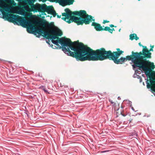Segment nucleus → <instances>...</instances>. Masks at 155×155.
<instances>
[{
	"label": "nucleus",
	"instance_id": "1",
	"mask_svg": "<svg viewBox=\"0 0 155 155\" xmlns=\"http://www.w3.org/2000/svg\"><path fill=\"white\" fill-rule=\"evenodd\" d=\"M61 31L58 28V49L62 48L64 53L77 60L81 61H102L106 59L113 61L117 64H122L125 61L124 58L118 59L124 51L120 49H117V51L113 52L110 51H106L104 48L93 50L87 46L77 41L72 42L71 39L65 37L59 38L62 35Z\"/></svg>",
	"mask_w": 155,
	"mask_h": 155
},
{
	"label": "nucleus",
	"instance_id": "2",
	"mask_svg": "<svg viewBox=\"0 0 155 155\" xmlns=\"http://www.w3.org/2000/svg\"><path fill=\"white\" fill-rule=\"evenodd\" d=\"M82 11L72 12L68 8H65L64 9L65 12L62 14V16L64 17H62L61 19L68 24L74 22L78 24L79 18L75 16H78L80 17Z\"/></svg>",
	"mask_w": 155,
	"mask_h": 155
},
{
	"label": "nucleus",
	"instance_id": "3",
	"mask_svg": "<svg viewBox=\"0 0 155 155\" xmlns=\"http://www.w3.org/2000/svg\"><path fill=\"white\" fill-rule=\"evenodd\" d=\"M153 51V48H151L148 50L146 46L143 48L142 52H139L141 55L140 58L143 61V64L145 68H155L154 63L147 60V59L151 58V53L150 51Z\"/></svg>",
	"mask_w": 155,
	"mask_h": 155
},
{
	"label": "nucleus",
	"instance_id": "4",
	"mask_svg": "<svg viewBox=\"0 0 155 155\" xmlns=\"http://www.w3.org/2000/svg\"><path fill=\"white\" fill-rule=\"evenodd\" d=\"M140 57V52H134L133 51L132 52V55L126 57L125 61L127 60H132L134 64L133 65V68H135V67H137L138 68H145L143 64V61L142 60Z\"/></svg>",
	"mask_w": 155,
	"mask_h": 155
},
{
	"label": "nucleus",
	"instance_id": "5",
	"mask_svg": "<svg viewBox=\"0 0 155 155\" xmlns=\"http://www.w3.org/2000/svg\"><path fill=\"white\" fill-rule=\"evenodd\" d=\"M8 15L9 19L17 21L22 26H28L29 27L28 29L29 28L30 29L33 28L32 22L31 20H26L23 17L20 16L16 15L9 14Z\"/></svg>",
	"mask_w": 155,
	"mask_h": 155
},
{
	"label": "nucleus",
	"instance_id": "6",
	"mask_svg": "<svg viewBox=\"0 0 155 155\" xmlns=\"http://www.w3.org/2000/svg\"><path fill=\"white\" fill-rule=\"evenodd\" d=\"M79 20L77 25H83L84 24L88 25L92 21H95L94 19L93 18V17L87 14L85 10H82L80 17H79Z\"/></svg>",
	"mask_w": 155,
	"mask_h": 155
},
{
	"label": "nucleus",
	"instance_id": "7",
	"mask_svg": "<svg viewBox=\"0 0 155 155\" xmlns=\"http://www.w3.org/2000/svg\"><path fill=\"white\" fill-rule=\"evenodd\" d=\"M139 69L143 68H138ZM145 69V74L149 78V81L152 87L155 88V72H152L154 68H143Z\"/></svg>",
	"mask_w": 155,
	"mask_h": 155
},
{
	"label": "nucleus",
	"instance_id": "8",
	"mask_svg": "<svg viewBox=\"0 0 155 155\" xmlns=\"http://www.w3.org/2000/svg\"><path fill=\"white\" fill-rule=\"evenodd\" d=\"M45 12H48V14H50L54 17L56 15V13L54 10L53 7L52 6H47L46 5L45 7Z\"/></svg>",
	"mask_w": 155,
	"mask_h": 155
},
{
	"label": "nucleus",
	"instance_id": "9",
	"mask_svg": "<svg viewBox=\"0 0 155 155\" xmlns=\"http://www.w3.org/2000/svg\"><path fill=\"white\" fill-rule=\"evenodd\" d=\"M91 25L94 27V28L97 31H105L104 28H103L101 26V24L95 22H93L91 24Z\"/></svg>",
	"mask_w": 155,
	"mask_h": 155
},
{
	"label": "nucleus",
	"instance_id": "10",
	"mask_svg": "<svg viewBox=\"0 0 155 155\" xmlns=\"http://www.w3.org/2000/svg\"><path fill=\"white\" fill-rule=\"evenodd\" d=\"M74 0H61V5L63 7L72 5Z\"/></svg>",
	"mask_w": 155,
	"mask_h": 155
},
{
	"label": "nucleus",
	"instance_id": "11",
	"mask_svg": "<svg viewBox=\"0 0 155 155\" xmlns=\"http://www.w3.org/2000/svg\"><path fill=\"white\" fill-rule=\"evenodd\" d=\"M40 4L37 3L35 5H33L31 7L29 10L30 12H38L40 9Z\"/></svg>",
	"mask_w": 155,
	"mask_h": 155
},
{
	"label": "nucleus",
	"instance_id": "12",
	"mask_svg": "<svg viewBox=\"0 0 155 155\" xmlns=\"http://www.w3.org/2000/svg\"><path fill=\"white\" fill-rule=\"evenodd\" d=\"M46 5L45 4L41 5L40 4V9L38 12H41L42 13H45V9Z\"/></svg>",
	"mask_w": 155,
	"mask_h": 155
},
{
	"label": "nucleus",
	"instance_id": "13",
	"mask_svg": "<svg viewBox=\"0 0 155 155\" xmlns=\"http://www.w3.org/2000/svg\"><path fill=\"white\" fill-rule=\"evenodd\" d=\"M105 31H107L109 33L112 34L113 31H115V30L114 28H110V27L108 26L105 27L104 28Z\"/></svg>",
	"mask_w": 155,
	"mask_h": 155
},
{
	"label": "nucleus",
	"instance_id": "14",
	"mask_svg": "<svg viewBox=\"0 0 155 155\" xmlns=\"http://www.w3.org/2000/svg\"><path fill=\"white\" fill-rule=\"evenodd\" d=\"M39 88L41 89L46 94H49V93L48 92L47 89L46 88L45 86L41 85L39 87Z\"/></svg>",
	"mask_w": 155,
	"mask_h": 155
},
{
	"label": "nucleus",
	"instance_id": "15",
	"mask_svg": "<svg viewBox=\"0 0 155 155\" xmlns=\"http://www.w3.org/2000/svg\"><path fill=\"white\" fill-rule=\"evenodd\" d=\"M35 1V0H28L27 2L28 4L31 7L34 5V3Z\"/></svg>",
	"mask_w": 155,
	"mask_h": 155
},
{
	"label": "nucleus",
	"instance_id": "16",
	"mask_svg": "<svg viewBox=\"0 0 155 155\" xmlns=\"http://www.w3.org/2000/svg\"><path fill=\"white\" fill-rule=\"evenodd\" d=\"M137 69L135 70V73H137V74H140L141 73V71H144V73H145V72L144 71L145 70L144 69H138V68H137Z\"/></svg>",
	"mask_w": 155,
	"mask_h": 155
},
{
	"label": "nucleus",
	"instance_id": "17",
	"mask_svg": "<svg viewBox=\"0 0 155 155\" xmlns=\"http://www.w3.org/2000/svg\"><path fill=\"white\" fill-rule=\"evenodd\" d=\"M147 79H145L146 80V84H147V87L148 88H151L152 87H151V85L149 84V83L148 82V78L149 77L148 76L147 77Z\"/></svg>",
	"mask_w": 155,
	"mask_h": 155
},
{
	"label": "nucleus",
	"instance_id": "18",
	"mask_svg": "<svg viewBox=\"0 0 155 155\" xmlns=\"http://www.w3.org/2000/svg\"><path fill=\"white\" fill-rule=\"evenodd\" d=\"M61 0H48V1L52 2H55L56 3H58L61 5Z\"/></svg>",
	"mask_w": 155,
	"mask_h": 155
},
{
	"label": "nucleus",
	"instance_id": "19",
	"mask_svg": "<svg viewBox=\"0 0 155 155\" xmlns=\"http://www.w3.org/2000/svg\"><path fill=\"white\" fill-rule=\"evenodd\" d=\"M135 36H136V34H130V39L132 40L134 39Z\"/></svg>",
	"mask_w": 155,
	"mask_h": 155
},
{
	"label": "nucleus",
	"instance_id": "20",
	"mask_svg": "<svg viewBox=\"0 0 155 155\" xmlns=\"http://www.w3.org/2000/svg\"><path fill=\"white\" fill-rule=\"evenodd\" d=\"M110 21H107V20H104L103 22V24H105L106 23H107L109 22Z\"/></svg>",
	"mask_w": 155,
	"mask_h": 155
},
{
	"label": "nucleus",
	"instance_id": "21",
	"mask_svg": "<svg viewBox=\"0 0 155 155\" xmlns=\"http://www.w3.org/2000/svg\"><path fill=\"white\" fill-rule=\"evenodd\" d=\"M138 75H137V73H135L133 77L134 78H136V77L137 76H138Z\"/></svg>",
	"mask_w": 155,
	"mask_h": 155
},
{
	"label": "nucleus",
	"instance_id": "22",
	"mask_svg": "<svg viewBox=\"0 0 155 155\" xmlns=\"http://www.w3.org/2000/svg\"><path fill=\"white\" fill-rule=\"evenodd\" d=\"M3 15L4 16H5V17H8L7 14V13H2Z\"/></svg>",
	"mask_w": 155,
	"mask_h": 155
},
{
	"label": "nucleus",
	"instance_id": "23",
	"mask_svg": "<svg viewBox=\"0 0 155 155\" xmlns=\"http://www.w3.org/2000/svg\"><path fill=\"white\" fill-rule=\"evenodd\" d=\"M134 39H135L136 40H138V39H139V37H138L137 36V35H136V36H135V38H134Z\"/></svg>",
	"mask_w": 155,
	"mask_h": 155
},
{
	"label": "nucleus",
	"instance_id": "24",
	"mask_svg": "<svg viewBox=\"0 0 155 155\" xmlns=\"http://www.w3.org/2000/svg\"><path fill=\"white\" fill-rule=\"evenodd\" d=\"M110 27L111 28H113V27H116V26H114L113 25L111 24L110 25Z\"/></svg>",
	"mask_w": 155,
	"mask_h": 155
},
{
	"label": "nucleus",
	"instance_id": "25",
	"mask_svg": "<svg viewBox=\"0 0 155 155\" xmlns=\"http://www.w3.org/2000/svg\"><path fill=\"white\" fill-rule=\"evenodd\" d=\"M139 45L140 46H142L143 48H144V47L145 46H143L141 44L140 42L139 43Z\"/></svg>",
	"mask_w": 155,
	"mask_h": 155
},
{
	"label": "nucleus",
	"instance_id": "26",
	"mask_svg": "<svg viewBox=\"0 0 155 155\" xmlns=\"http://www.w3.org/2000/svg\"><path fill=\"white\" fill-rule=\"evenodd\" d=\"M40 1H42L43 2H45L47 1H48V0H40Z\"/></svg>",
	"mask_w": 155,
	"mask_h": 155
},
{
	"label": "nucleus",
	"instance_id": "27",
	"mask_svg": "<svg viewBox=\"0 0 155 155\" xmlns=\"http://www.w3.org/2000/svg\"><path fill=\"white\" fill-rule=\"evenodd\" d=\"M139 80L140 83H141L142 82V78L140 77V78H139Z\"/></svg>",
	"mask_w": 155,
	"mask_h": 155
},
{
	"label": "nucleus",
	"instance_id": "28",
	"mask_svg": "<svg viewBox=\"0 0 155 155\" xmlns=\"http://www.w3.org/2000/svg\"><path fill=\"white\" fill-rule=\"evenodd\" d=\"M131 109H132V110L133 111H135V112H136V111H135V110H134V108H133V107H131Z\"/></svg>",
	"mask_w": 155,
	"mask_h": 155
},
{
	"label": "nucleus",
	"instance_id": "29",
	"mask_svg": "<svg viewBox=\"0 0 155 155\" xmlns=\"http://www.w3.org/2000/svg\"><path fill=\"white\" fill-rule=\"evenodd\" d=\"M151 90L155 92V89L153 88L152 87L151 88Z\"/></svg>",
	"mask_w": 155,
	"mask_h": 155
},
{
	"label": "nucleus",
	"instance_id": "30",
	"mask_svg": "<svg viewBox=\"0 0 155 155\" xmlns=\"http://www.w3.org/2000/svg\"><path fill=\"white\" fill-rule=\"evenodd\" d=\"M121 115L124 117H125L126 116V114H122V113H121Z\"/></svg>",
	"mask_w": 155,
	"mask_h": 155
},
{
	"label": "nucleus",
	"instance_id": "31",
	"mask_svg": "<svg viewBox=\"0 0 155 155\" xmlns=\"http://www.w3.org/2000/svg\"><path fill=\"white\" fill-rule=\"evenodd\" d=\"M140 76L139 75H138V76H137L136 77V78L139 79V78H140Z\"/></svg>",
	"mask_w": 155,
	"mask_h": 155
},
{
	"label": "nucleus",
	"instance_id": "32",
	"mask_svg": "<svg viewBox=\"0 0 155 155\" xmlns=\"http://www.w3.org/2000/svg\"><path fill=\"white\" fill-rule=\"evenodd\" d=\"M61 15H57V18H61Z\"/></svg>",
	"mask_w": 155,
	"mask_h": 155
},
{
	"label": "nucleus",
	"instance_id": "33",
	"mask_svg": "<svg viewBox=\"0 0 155 155\" xmlns=\"http://www.w3.org/2000/svg\"><path fill=\"white\" fill-rule=\"evenodd\" d=\"M112 104H113L114 103V102L112 101H109Z\"/></svg>",
	"mask_w": 155,
	"mask_h": 155
},
{
	"label": "nucleus",
	"instance_id": "34",
	"mask_svg": "<svg viewBox=\"0 0 155 155\" xmlns=\"http://www.w3.org/2000/svg\"><path fill=\"white\" fill-rule=\"evenodd\" d=\"M118 100H120V97H118L117 98Z\"/></svg>",
	"mask_w": 155,
	"mask_h": 155
},
{
	"label": "nucleus",
	"instance_id": "35",
	"mask_svg": "<svg viewBox=\"0 0 155 155\" xmlns=\"http://www.w3.org/2000/svg\"><path fill=\"white\" fill-rule=\"evenodd\" d=\"M107 151H103L102 152V153H104V152H105Z\"/></svg>",
	"mask_w": 155,
	"mask_h": 155
},
{
	"label": "nucleus",
	"instance_id": "36",
	"mask_svg": "<svg viewBox=\"0 0 155 155\" xmlns=\"http://www.w3.org/2000/svg\"><path fill=\"white\" fill-rule=\"evenodd\" d=\"M153 47H154V46L153 45L152 46H151V48H153Z\"/></svg>",
	"mask_w": 155,
	"mask_h": 155
},
{
	"label": "nucleus",
	"instance_id": "37",
	"mask_svg": "<svg viewBox=\"0 0 155 155\" xmlns=\"http://www.w3.org/2000/svg\"><path fill=\"white\" fill-rule=\"evenodd\" d=\"M138 114H139V115H141V114L140 113H139Z\"/></svg>",
	"mask_w": 155,
	"mask_h": 155
},
{
	"label": "nucleus",
	"instance_id": "38",
	"mask_svg": "<svg viewBox=\"0 0 155 155\" xmlns=\"http://www.w3.org/2000/svg\"><path fill=\"white\" fill-rule=\"evenodd\" d=\"M120 30H121V29H119V31H120Z\"/></svg>",
	"mask_w": 155,
	"mask_h": 155
},
{
	"label": "nucleus",
	"instance_id": "39",
	"mask_svg": "<svg viewBox=\"0 0 155 155\" xmlns=\"http://www.w3.org/2000/svg\"><path fill=\"white\" fill-rule=\"evenodd\" d=\"M153 95H154V96H155V93H154L153 94Z\"/></svg>",
	"mask_w": 155,
	"mask_h": 155
},
{
	"label": "nucleus",
	"instance_id": "40",
	"mask_svg": "<svg viewBox=\"0 0 155 155\" xmlns=\"http://www.w3.org/2000/svg\"><path fill=\"white\" fill-rule=\"evenodd\" d=\"M143 85H144V82H143Z\"/></svg>",
	"mask_w": 155,
	"mask_h": 155
},
{
	"label": "nucleus",
	"instance_id": "41",
	"mask_svg": "<svg viewBox=\"0 0 155 155\" xmlns=\"http://www.w3.org/2000/svg\"><path fill=\"white\" fill-rule=\"evenodd\" d=\"M135 69V68H133V69H134V70H135V69Z\"/></svg>",
	"mask_w": 155,
	"mask_h": 155
},
{
	"label": "nucleus",
	"instance_id": "42",
	"mask_svg": "<svg viewBox=\"0 0 155 155\" xmlns=\"http://www.w3.org/2000/svg\"><path fill=\"white\" fill-rule=\"evenodd\" d=\"M140 0H138V1H140Z\"/></svg>",
	"mask_w": 155,
	"mask_h": 155
},
{
	"label": "nucleus",
	"instance_id": "43",
	"mask_svg": "<svg viewBox=\"0 0 155 155\" xmlns=\"http://www.w3.org/2000/svg\"><path fill=\"white\" fill-rule=\"evenodd\" d=\"M0 60H1V59H0Z\"/></svg>",
	"mask_w": 155,
	"mask_h": 155
}]
</instances>
